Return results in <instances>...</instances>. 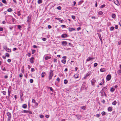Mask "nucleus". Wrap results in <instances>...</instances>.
<instances>
[{"label":"nucleus","instance_id":"nucleus-62","mask_svg":"<svg viewBox=\"0 0 121 121\" xmlns=\"http://www.w3.org/2000/svg\"><path fill=\"white\" fill-rule=\"evenodd\" d=\"M105 6V5L104 4H103V5H102L101 6V8H103V7H104Z\"/></svg>","mask_w":121,"mask_h":121},{"label":"nucleus","instance_id":"nucleus-49","mask_svg":"<svg viewBox=\"0 0 121 121\" xmlns=\"http://www.w3.org/2000/svg\"><path fill=\"white\" fill-rule=\"evenodd\" d=\"M61 26L63 28H65L66 26L65 25H62Z\"/></svg>","mask_w":121,"mask_h":121},{"label":"nucleus","instance_id":"nucleus-39","mask_svg":"<svg viewBox=\"0 0 121 121\" xmlns=\"http://www.w3.org/2000/svg\"><path fill=\"white\" fill-rule=\"evenodd\" d=\"M35 50H32V54H34V53H35Z\"/></svg>","mask_w":121,"mask_h":121},{"label":"nucleus","instance_id":"nucleus-6","mask_svg":"<svg viewBox=\"0 0 121 121\" xmlns=\"http://www.w3.org/2000/svg\"><path fill=\"white\" fill-rule=\"evenodd\" d=\"M101 95L102 96H106V95L105 93V92L104 91H101Z\"/></svg>","mask_w":121,"mask_h":121},{"label":"nucleus","instance_id":"nucleus-55","mask_svg":"<svg viewBox=\"0 0 121 121\" xmlns=\"http://www.w3.org/2000/svg\"><path fill=\"white\" fill-rule=\"evenodd\" d=\"M21 27V26L20 25H18V28L19 29H20V28Z\"/></svg>","mask_w":121,"mask_h":121},{"label":"nucleus","instance_id":"nucleus-43","mask_svg":"<svg viewBox=\"0 0 121 121\" xmlns=\"http://www.w3.org/2000/svg\"><path fill=\"white\" fill-rule=\"evenodd\" d=\"M72 18L73 19H75V17L74 16L72 15Z\"/></svg>","mask_w":121,"mask_h":121},{"label":"nucleus","instance_id":"nucleus-25","mask_svg":"<svg viewBox=\"0 0 121 121\" xmlns=\"http://www.w3.org/2000/svg\"><path fill=\"white\" fill-rule=\"evenodd\" d=\"M42 2V0H38V4H40Z\"/></svg>","mask_w":121,"mask_h":121},{"label":"nucleus","instance_id":"nucleus-23","mask_svg":"<svg viewBox=\"0 0 121 121\" xmlns=\"http://www.w3.org/2000/svg\"><path fill=\"white\" fill-rule=\"evenodd\" d=\"M7 11L9 12H11L12 11V9L11 8H10L8 9Z\"/></svg>","mask_w":121,"mask_h":121},{"label":"nucleus","instance_id":"nucleus-47","mask_svg":"<svg viewBox=\"0 0 121 121\" xmlns=\"http://www.w3.org/2000/svg\"><path fill=\"white\" fill-rule=\"evenodd\" d=\"M2 92L4 95H5L6 94V91H2Z\"/></svg>","mask_w":121,"mask_h":121},{"label":"nucleus","instance_id":"nucleus-2","mask_svg":"<svg viewBox=\"0 0 121 121\" xmlns=\"http://www.w3.org/2000/svg\"><path fill=\"white\" fill-rule=\"evenodd\" d=\"M91 72H89L88 73L86 74L85 76L84 77V79H86L88 76L90 75H91Z\"/></svg>","mask_w":121,"mask_h":121},{"label":"nucleus","instance_id":"nucleus-61","mask_svg":"<svg viewBox=\"0 0 121 121\" xmlns=\"http://www.w3.org/2000/svg\"><path fill=\"white\" fill-rule=\"evenodd\" d=\"M46 39L45 38H43L42 39V40L44 41H45L46 40Z\"/></svg>","mask_w":121,"mask_h":121},{"label":"nucleus","instance_id":"nucleus-17","mask_svg":"<svg viewBox=\"0 0 121 121\" xmlns=\"http://www.w3.org/2000/svg\"><path fill=\"white\" fill-rule=\"evenodd\" d=\"M112 108L111 107H109L108 108V110L109 111L111 112L112 110Z\"/></svg>","mask_w":121,"mask_h":121},{"label":"nucleus","instance_id":"nucleus-27","mask_svg":"<svg viewBox=\"0 0 121 121\" xmlns=\"http://www.w3.org/2000/svg\"><path fill=\"white\" fill-rule=\"evenodd\" d=\"M117 103L116 101L115 100L112 103V104L115 105H116Z\"/></svg>","mask_w":121,"mask_h":121},{"label":"nucleus","instance_id":"nucleus-26","mask_svg":"<svg viewBox=\"0 0 121 121\" xmlns=\"http://www.w3.org/2000/svg\"><path fill=\"white\" fill-rule=\"evenodd\" d=\"M98 35L99 36V39H100L101 41H102V39L100 35L99 34H98Z\"/></svg>","mask_w":121,"mask_h":121},{"label":"nucleus","instance_id":"nucleus-20","mask_svg":"<svg viewBox=\"0 0 121 121\" xmlns=\"http://www.w3.org/2000/svg\"><path fill=\"white\" fill-rule=\"evenodd\" d=\"M93 59V58H92L89 57L86 60L87 61H89Z\"/></svg>","mask_w":121,"mask_h":121},{"label":"nucleus","instance_id":"nucleus-7","mask_svg":"<svg viewBox=\"0 0 121 121\" xmlns=\"http://www.w3.org/2000/svg\"><path fill=\"white\" fill-rule=\"evenodd\" d=\"M68 29L69 31L70 32L75 30H76V29L75 28L70 27H69Z\"/></svg>","mask_w":121,"mask_h":121},{"label":"nucleus","instance_id":"nucleus-14","mask_svg":"<svg viewBox=\"0 0 121 121\" xmlns=\"http://www.w3.org/2000/svg\"><path fill=\"white\" fill-rule=\"evenodd\" d=\"M76 117L78 120H79L81 117V116L80 115H76Z\"/></svg>","mask_w":121,"mask_h":121},{"label":"nucleus","instance_id":"nucleus-24","mask_svg":"<svg viewBox=\"0 0 121 121\" xmlns=\"http://www.w3.org/2000/svg\"><path fill=\"white\" fill-rule=\"evenodd\" d=\"M51 58V57L50 56H47L45 58V60H47Z\"/></svg>","mask_w":121,"mask_h":121},{"label":"nucleus","instance_id":"nucleus-54","mask_svg":"<svg viewBox=\"0 0 121 121\" xmlns=\"http://www.w3.org/2000/svg\"><path fill=\"white\" fill-rule=\"evenodd\" d=\"M11 60L10 59H8L7 60V61L9 63L10 62H11Z\"/></svg>","mask_w":121,"mask_h":121},{"label":"nucleus","instance_id":"nucleus-28","mask_svg":"<svg viewBox=\"0 0 121 121\" xmlns=\"http://www.w3.org/2000/svg\"><path fill=\"white\" fill-rule=\"evenodd\" d=\"M116 15L115 14H112V18H114L116 17Z\"/></svg>","mask_w":121,"mask_h":121},{"label":"nucleus","instance_id":"nucleus-60","mask_svg":"<svg viewBox=\"0 0 121 121\" xmlns=\"http://www.w3.org/2000/svg\"><path fill=\"white\" fill-rule=\"evenodd\" d=\"M48 27L49 29H50L52 28V26L50 25H49L48 26Z\"/></svg>","mask_w":121,"mask_h":121},{"label":"nucleus","instance_id":"nucleus-37","mask_svg":"<svg viewBox=\"0 0 121 121\" xmlns=\"http://www.w3.org/2000/svg\"><path fill=\"white\" fill-rule=\"evenodd\" d=\"M2 2L5 4H7V2H6V0H2Z\"/></svg>","mask_w":121,"mask_h":121},{"label":"nucleus","instance_id":"nucleus-63","mask_svg":"<svg viewBox=\"0 0 121 121\" xmlns=\"http://www.w3.org/2000/svg\"><path fill=\"white\" fill-rule=\"evenodd\" d=\"M115 28L116 29H117L118 28V26L117 25H116L115 27Z\"/></svg>","mask_w":121,"mask_h":121},{"label":"nucleus","instance_id":"nucleus-59","mask_svg":"<svg viewBox=\"0 0 121 121\" xmlns=\"http://www.w3.org/2000/svg\"><path fill=\"white\" fill-rule=\"evenodd\" d=\"M118 45H121V41H118Z\"/></svg>","mask_w":121,"mask_h":121},{"label":"nucleus","instance_id":"nucleus-51","mask_svg":"<svg viewBox=\"0 0 121 121\" xmlns=\"http://www.w3.org/2000/svg\"><path fill=\"white\" fill-rule=\"evenodd\" d=\"M22 73H20L19 74V77L20 78H22Z\"/></svg>","mask_w":121,"mask_h":121},{"label":"nucleus","instance_id":"nucleus-48","mask_svg":"<svg viewBox=\"0 0 121 121\" xmlns=\"http://www.w3.org/2000/svg\"><path fill=\"white\" fill-rule=\"evenodd\" d=\"M97 65V63H95L94 64V66L96 67Z\"/></svg>","mask_w":121,"mask_h":121},{"label":"nucleus","instance_id":"nucleus-13","mask_svg":"<svg viewBox=\"0 0 121 121\" xmlns=\"http://www.w3.org/2000/svg\"><path fill=\"white\" fill-rule=\"evenodd\" d=\"M61 37L62 38H65L67 37V35L66 34H63L61 36Z\"/></svg>","mask_w":121,"mask_h":121},{"label":"nucleus","instance_id":"nucleus-57","mask_svg":"<svg viewBox=\"0 0 121 121\" xmlns=\"http://www.w3.org/2000/svg\"><path fill=\"white\" fill-rule=\"evenodd\" d=\"M107 89V87H104L103 89H102V90H105L106 89Z\"/></svg>","mask_w":121,"mask_h":121},{"label":"nucleus","instance_id":"nucleus-31","mask_svg":"<svg viewBox=\"0 0 121 121\" xmlns=\"http://www.w3.org/2000/svg\"><path fill=\"white\" fill-rule=\"evenodd\" d=\"M117 73L120 75H121V70H118Z\"/></svg>","mask_w":121,"mask_h":121},{"label":"nucleus","instance_id":"nucleus-33","mask_svg":"<svg viewBox=\"0 0 121 121\" xmlns=\"http://www.w3.org/2000/svg\"><path fill=\"white\" fill-rule=\"evenodd\" d=\"M103 14V12L101 11H99L98 12V14L100 15H102Z\"/></svg>","mask_w":121,"mask_h":121},{"label":"nucleus","instance_id":"nucleus-21","mask_svg":"<svg viewBox=\"0 0 121 121\" xmlns=\"http://www.w3.org/2000/svg\"><path fill=\"white\" fill-rule=\"evenodd\" d=\"M20 98H21V99L22 100V97L23 95V93H22V92L21 91V92H20Z\"/></svg>","mask_w":121,"mask_h":121},{"label":"nucleus","instance_id":"nucleus-36","mask_svg":"<svg viewBox=\"0 0 121 121\" xmlns=\"http://www.w3.org/2000/svg\"><path fill=\"white\" fill-rule=\"evenodd\" d=\"M5 55L7 57H8L9 56V54L7 53L5 54Z\"/></svg>","mask_w":121,"mask_h":121},{"label":"nucleus","instance_id":"nucleus-1","mask_svg":"<svg viewBox=\"0 0 121 121\" xmlns=\"http://www.w3.org/2000/svg\"><path fill=\"white\" fill-rule=\"evenodd\" d=\"M7 115L8 116L7 121H10L11 117V113L9 112H8L7 113Z\"/></svg>","mask_w":121,"mask_h":121},{"label":"nucleus","instance_id":"nucleus-10","mask_svg":"<svg viewBox=\"0 0 121 121\" xmlns=\"http://www.w3.org/2000/svg\"><path fill=\"white\" fill-rule=\"evenodd\" d=\"M96 82V81L95 79H93L91 81V84L92 85H94V84Z\"/></svg>","mask_w":121,"mask_h":121},{"label":"nucleus","instance_id":"nucleus-16","mask_svg":"<svg viewBox=\"0 0 121 121\" xmlns=\"http://www.w3.org/2000/svg\"><path fill=\"white\" fill-rule=\"evenodd\" d=\"M27 105L26 104H23L22 106V107L24 108H26L27 107Z\"/></svg>","mask_w":121,"mask_h":121},{"label":"nucleus","instance_id":"nucleus-22","mask_svg":"<svg viewBox=\"0 0 121 121\" xmlns=\"http://www.w3.org/2000/svg\"><path fill=\"white\" fill-rule=\"evenodd\" d=\"M61 62L63 64H65L66 63V60H65L63 59L61 60Z\"/></svg>","mask_w":121,"mask_h":121},{"label":"nucleus","instance_id":"nucleus-5","mask_svg":"<svg viewBox=\"0 0 121 121\" xmlns=\"http://www.w3.org/2000/svg\"><path fill=\"white\" fill-rule=\"evenodd\" d=\"M114 2L115 4L117 5H120L118 0H114Z\"/></svg>","mask_w":121,"mask_h":121},{"label":"nucleus","instance_id":"nucleus-30","mask_svg":"<svg viewBox=\"0 0 121 121\" xmlns=\"http://www.w3.org/2000/svg\"><path fill=\"white\" fill-rule=\"evenodd\" d=\"M101 114L103 116L105 115L106 114V113L104 111H103L102 112Z\"/></svg>","mask_w":121,"mask_h":121},{"label":"nucleus","instance_id":"nucleus-56","mask_svg":"<svg viewBox=\"0 0 121 121\" xmlns=\"http://www.w3.org/2000/svg\"><path fill=\"white\" fill-rule=\"evenodd\" d=\"M32 103H35L36 102L35 101L34 99H32Z\"/></svg>","mask_w":121,"mask_h":121},{"label":"nucleus","instance_id":"nucleus-29","mask_svg":"<svg viewBox=\"0 0 121 121\" xmlns=\"http://www.w3.org/2000/svg\"><path fill=\"white\" fill-rule=\"evenodd\" d=\"M114 27L112 26L110 28V30L111 31L113 30L114 29Z\"/></svg>","mask_w":121,"mask_h":121},{"label":"nucleus","instance_id":"nucleus-45","mask_svg":"<svg viewBox=\"0 0 121 121\" xmlns=\"http://www.w3.org/2000/svg\"><path fill=\"white\" fill-rule=\"evenodd\" d=\"M35 71V69L33 68H32L31 69V71L32 72H33Z\"/></svg>","mask_w":121,"mask_h":121},{"label":"nucleus","instance_id":"nucleus-64","mask_svg":"<svg viewBox=\"0 0 121 121\" xmlns=\"http://www.w3.org/2000/svg\"><path fill=\"white\" fill-rule=\"evenodd\" d=\"M96 117H99L100 116V115L97 114L96 115Z\"/></svg>","mask_w":121,"mask_h":121},{"label":"nucleus","instance_id":"nucleus-15","mask_svg":"<svg viewBox=\"0 0 121 121\" xmlns=\"http://www.w3.org/2000/svg\"><path fill=\"white\" fill-rule=\"evenodd\" d=\"M74 77L75 78H78L79 77V74H76L74 75Z\"/></svg>","mask_w":121,"mask_h":121},{"label":"nucleus","instance_id":"nucleus-12","mask_svg":"<svg viewBox=\"0 0 121 121\" xmlns=\"http://www.w3.org/2000/svg\"><path fill=\"white\" fill-rule=\"evenodd\" d=\"M62 44L64 46H66L67 44V43L66 41H63L62 43Z\"/></svg>","mask_w":121,"mask_h":121},{"label":"nucleus","instance_id":"nucleus-58","mask_svg":"<svg viewBox=\"0 0 121 121\" xmlns=\"http://www.w3.org/2000/svg\"><path fill=\"white\" fill-rule=\"evenodd\" d=\"M81 27H78V28H77V30L78 31L79 30H81Z\"/></svg>","mask_w":121,"mask_h":121},{"label":"nucleus","instance_id":"nucleus-44","mask_svg":"<svg viewBox=\"0 0 121 121\" xmlns=\"http://www.w3.org/2000/svg\"><path fill=\"white\" fill-rule=\"evenodd\" d=\"M33 80L32 79H30V82L31 83H32L33 82Z\"/></svg>","mask_w":121,"mask_h":121},{"label":"nucleus","instance_id":"nucleus-35","mask_svg":"<svg viewBox=\"0 0 121 121\" xmlns=\"http://www.w3.org/2000/svg\"><path fill=\"white\" fill-rule=\"evenodd\" d=\"M31 16L30 15H29V16H28L27 17L28 19L30 20L31 19Z\"/></svg>","mask_w":121,"mask_h":121},{"label":"nucleus","instance_id":"nucleus-19","mask_svg":"<svg viewBox=\"0 0 121 121\" xmlns=\"http://www.w3.org/2000/svg\"><path fill=\"white\" fill-rule=\"evenodd\" d=\"M46 74V73L45 72H43L41 74V76L43 78Z\"/></svg>","mask_w":121,"mask_h":121},{"label":"nucleus","instance_id":"nucleus-40","mask_svg":"<svg viewBox=\"0 0 121 121\" xmlns=\"http://www.w3.org/2000/svg\"><path fill=\"white\" fill-rule=\"evenodd\" d=\"M57 59L54 58H53V60L54 62H57Z\"/></svg>","mask_w":121,"mask_h":121},{"label":"nucleus","instance_id":"nucleus-38","mask_svg":"<svg viewBox=\"0 0 121 121\" xmlns=\"http://www.w3.org/2000/svg\"><path fill=\"white\" fill-rule=\"evenodd\" d=\"M115 90L114 88L112 87L111 88L110 91H114Z\"/></svg>","mask_w":121,"mask_h":121},{"label":"nucleus","instance_id":"nucleus-41","mask_svg":"<svg viewBox=\"0 0 121 121\" xmlns=\"http://www.w3.org/2000/svg\"><path fill=\"white\" fill-rule=\"evenodd\" d=\"M44 117V116L42 115H40V117L41 118H43Z\"/></svg>","mask_w":121,"mask_h":121},{"label":"nucleus","instance_id":"nucleus-11","mask_svg":"<svg viewBox=\"0 0 121 121\" xmlns=\"http://www.w3.org/2000/svg\"><path fill=\"white\" fill-rule=\"evenodd\" d=\"M34 57H32L30 58V61L31 63H34Z\"/></svg>","mask_w":121,"mask_h":121},{"label":"nucleus","instance_id":"nucleus-4","mask_svg":"<svg viewBox=\"0 0 121 121\" xmlns=\"http://www.w3.org/2000/svg\"><path fill=\"white\" fill-rule=\"evenodd\" d=\"M111 78V76L110 75H108L106 78V79L108 81L110 80Z\"/></svg>","mask_w":121,"mask_h":121},{"label":"nucleus","instance_id":"nucleus-42","mask_svg":"<svg viewBox=\"0 0 121 121\" xmlns=\"http://www.w3.org/2000/svg\"><path fill=\"white\" fill-rule=\"evenodd\" d=\"M57 9L59 10H61V8L60 6H59L57 7Z\"/></svg>","mask_w":121,"mask_h":121},{"label":"nucleus","instance_id":"nucleus-52","mask_svg":"<svg viewBox=\"0 0 121 121\" xmlns=\"http://www.w3.org/2000/svg\"><path fill=\"white\" fill-rule=\"evenodd\" d=\"M56 80L58 82H59L60 80V79L59 78H58L56 79Z\"/></svg>","mask_w":121,"mask_h":121},{"label":"nucleus","instance_id":"nucleus-8","mask_svg":"<svg viewBox=\"0 0 121 121\" xmlns=\"http://www.w3.org/2000/svg\"><path fill=\"white\" fill-rule=\"evenodd\" d=\"M4 49H5L6 51L8 52H11V49H9V48L7 47L4 48Z\"/></svg>","mask_w":121,"mask_h":121},{"label":"nucleus","instance_id":"nucleus-46","mask_svg":"<svg viewBox=\"0 0 121 121\" xmlns=\"http://www.w3.org/2000/svg\"><path fill=\"white\" fill-rule=\"evenodd\" d=\"M28 110H24L23 111V112L25 113H28Z\"/></svg>","mask_w":121,"mask_h":121},{"label":"nucleus","instance_id":"nucleus-50","mask_svg":"<svg viewBox=\"0 0 121 121\" xmlns=\"http://www.w3.org/2000/svg\"><path fill=\"white\" fill-rule=\"evenodd\" d=\"M28 113H29L30 114H31L32 113V112L30 111H28Z\"/></svg>","mask_w":121,"mask_h":121},{"label":"nucleus","instance_id":"nucleus-34","mask_svg":"<svg viewBox=\"0 0 121 121\" xmlns=\"http://www.w3.org/2000/svg\"><path fill=\"white\" fill-rule=\"evenodd\" d=\"M81 108L83 110H84L85 109V108H86V107L84 106H83L81 107Z\"/></svg>","mask_w":121,"mask_h":121},{"label":"nucleus","instance_id":"nucleus-9","mask_svg":"<svg viewBox=\"0 0 121 121\" xmlns=\"http://www.w3.org/2000/svg\"><path fill=\"white\" fill-rule=\"evenodd\" d=\"M55 18L58 20L61 23H63L64 22V21L60 18L56 17Z\"/></svg>","mask_w":121,"mask_h":121},{"label":"nucleus","instance_id":"nucleus-3","mask_svg":"<svg viewBox=\"0 0 121 121\" xmlns=\"http://www.w3.org/2000/svg\"><path fill=\"white\" fill-rule=\"evenodd\" d=\"M53 76V73L52 72H51L50 73L49 75V80L52 79V78Z\"/></svg>","mask_w":121,"mask_h":121},{"label":"nucleus","instance_id":"nucleus-32","mask_svg":"<svg viewBox=\"0 0 121 121\" xmlns=\"http://www.w3.org/2000/svg\"><path fill=\"white\" fill-rule=\"evenodd\" d=\"M64 83L65 84H67L68 82V81L67 80L65 79L64 81Z\"/></svg>","mask_w":121,"mask_h":121},{"label":"nucleus","instance_id":"nucleus-18","mask_svg":"<svg viewBox=\"0 0 121 121\" xmlns=\"http://www.w3.org/2000/svg\"><path fill=\"white\" fill-rule=\"evenodd\" d=\"M100 71L102 72H104L105 71V69L104 68H101L100 69Z\"/></svg>","mask_w":121,"mask_h":121},{"label":"nucleus","instance_id":"nucleus-53","mask_svg":"<svg viewBox=\"0 0 121 121\" xmlns=\"http://www.w3.org/2000/svg\"><path fill=\"white\" fill-rule=\"evenodd\" d=\"M17 15L18 16H20L21 15V14L19 12H18L17 13Z\"/></svg>","mask_w":121,"mask_h":121}]
</instances>
